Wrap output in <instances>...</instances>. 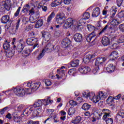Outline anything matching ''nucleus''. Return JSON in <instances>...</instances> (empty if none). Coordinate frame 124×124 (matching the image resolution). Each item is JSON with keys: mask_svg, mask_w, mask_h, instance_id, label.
<instances>
[{"mask_svg": "<svg viewBox=\"0 0 124 124\" xmlns=\"http://www.w3.org/2000/svg\"><path fill=\"white\" fill-rule=\"evenodd\" d=\"M82 94L84 97L87 99L88 98H89L90 100L93 101V102H94L95 103H97L100 99H103V98H106L107 97L106 95L102 92H100L95 97H94L95 94L94 93H87L84 92H83Z\"/></svg>", "mask_w": 124, "mask_h": 124, "instance_id": "f257e3e1", "label": "nucleus"}, {"mask_svg": "<svg viewBox=\"0 0 124 124\" xmlns=\"http://www.w3.org/2000/svg\"><path fill=\"white\" fill-rule=\"evenodd\" d=\"M11 0H5V1H2L0 3V10H7L9 11L10 8H11Z\"/></svg>", "mask_w": 124, "mask_h": 124, "instance_id": "f03ea898", "label": "nucleus"}, {"mask_svg": "<svg viewBox=\"0 0 124 124\" xmlns=\"http://www.w3.org/2000/svg\"><path fill=\"white\" fill-rule=\"evenodd\" d=\"M97 113L98 114L99 117H101L102 116V114H104V115L103 116V120H106L107 118H108V117H110V114H111V111L109 110V109H98L97 111Z\"/></svg>", "mask_w": 124, "mask_h": 124, "instance_id": "7ed1b4c3", "label": "nucleus"}, {"mask_svg": "<svg viewBox=\"0 0 124 124\" xmlns=\"http://www.w3.org/2000/svg\"><path fill=\"white\" fill-rule=\"evenodd\" d=\"M14 93L17 96H24L26 94V90L21 87L17 86L14 89Z\"/></svg>", "mask_w": 124, "mask_h": 124, "instance_id": "20e7f679", "label": "nucleus"}, {"mask_svg": "<svg viewBox=\"0 0 124 124\" xmlns=\"http://www.w3.org/2000/svg\"><path fill=\"white\" fill-rule=\"evenodd\" d=\"M120 24V22L118 21L116 19H113L110 22V27L109 29L111 31V32H116L118 30V27H117V25Z\"/></svg>", "mask_w": 124, "mask_h": 124, "instance_id": "39448f33", "label": "nucleus"}, {"mask_svg": "<svg viewBox=\"0 0 124 124\" xmlns=\"http://www.w3.org/2000/svg\"><path fill=\"white\" fill-rule=\"evenodd\" d=\"M106 57H99L96 59L95 62V66H99V67H102V63L106 61Z\"/></svg>", "mask_w": 124, "mask_h": 124, "instance_id": "423d86ee", "label": "nucleus"}, {"mask_svg": "<svg viewBox=\"0 0 124 124\" xmlns=\"http://www.w3.org/2000/svg\"><path fill=\"white\" fill-rule=\"evenodd\" d=\"M30 9H31V6L29 4L24 5L21 12V15H22V16H24V15H28Z\"/></svg>", "mask_w": 124, "mask_h": 124, "instance_id": "0eeeda50", "label": "nucleus"}, {"mask_svg": "<svg viewBox=\"0 0 124 124\" xmlns=\"http://www.w3.org/2000/svg\"><path fill=\"white\" fill-rule=\"evenodd\" d=\"M26 43L24 42V40L21 39L19 40V43L18 44L17 46V50L19 53H21L22 51H23V49H24L25 47V45Z\"/></svg>", "mask_w": 124, "mask_h": 124, "instance_id": "6e6552de", "label": "nucleus"}, {"mask_svg": "<svg viewBox=\"0 0 124 124\" xmlns=\"http://www.w3.org/2000/svg\"><path fill=\"white\" fill-rule=\"evenodd\" d=\"M71 44V41L68 38H65L62 41L61 46L63 48H66L70 46Z\"/></svg>", "mask_w": 124, "mask_h": 124, "instance_id": "1a4fd4ad", "label": "nucleus"}, {"mask_svg": "<svg viewBox=\"0 0 124 124\" xmlns=\"http://www.w3.org/2000/svg\"><path fill=\"white\" fill-rule=\"evenodd\" d=\"M78 71L81 74H86L91 71V68L88 66H82L78 68Z\"/></svg>", "mask_w": 124, "mask_h": 124, "instance_id": "9d476101", "label": "nucleus"}, {"mask_svg": "<svg viewBox=\"0 0 124 124\" xmlns=\"http://www.w3.org/2000/svg\"><path fill=\"white\" fill-rule=\"evenodd\" d=\"M95 38L93 42H94L95 41V39H96V33L95 32L93 31L92 33H90L88 36H87L86 38L87 41L88 42H91L92 41V39Z\"/></svg>", "mask_w": 124, "mask_h": 124, "instance_id": "9b49d317", "label": "nucleus"}, {"mask_svg": "<svg viewBox=\"0 0 124 124\" xmlns=\"http://www.w3.org/2000/svg\"><path fill=\"white\" fill-rule=\"evenodd\" d=\"M49 0H43L39 3L38 5V8H42L43 11H46L47 10V7L44 6V4L46 3V1H49Z\"/></svg>", "mask_w": 124, "mask_h": 124, "instance_id": "f8f14e48", "label": "nucleus"}, {"mask_svg": "<svg viewBox=\"0 0 124 124\" xmlns=\"http://www.w3.org/2000/svg\"><path fill=\"white\" fill-rule=\"evenodd\" d=\"M65 19V16H57L56 17V22L59 25H62L64 23Z\"/></svg>", "mask_w": 124, "mask_h": 124, "instance_id": "ddd939ff", "label": "nucleus"}, {"mask_svg": "<svg viewBox=\"0 0 124 124\" xmlns=\"http://www.w3.org/2000/svg\"><path fill=\"white\" fill-rule=\"evenodd\" d=\"M74 39L76 42H81L83 39V36L80 33H77L74 35Z\"/></svg>", "mask_w": 124, "mask_h": 124, "instance_id": "4468645a", "label": "nucleus"}, {"mask_svg": "<svg viewBox=\"0 0 124 124\" xmlns=\"http://www.w3.org/2000/svg\"><path fill=\"white\" fill-rule=\"evenodd\" d=\"M95 57V54H93V55L88 54L84 59V62H85V63H88V62H91V60H92V59L94 58Z\"/></svg>", "mask_w": 124, "mask_h": 124, "instance_id": "2eb2a0df", "label": "nucleus"}, {"mask_svg": "<svg viewBox=\"0 0 124 124\" xmlns=\"http://www.w3.org/2000/svg\"><path fill=\"white\" fill-rule=\"evenodd\" d=\"M106 71L108 73H112L115 71V66L113 64H109L108 65L106 68Z\"/></svg>", "mask_w": 124, "mask_h": 124, "instance_id": "dca6fc26", "label": "nucleus"}, {"mask_svg": "<svg viewBox=\"0 0 124 124\" xmlns=\"http://www.w3.org/2000/svg\"><path fill=\"white\" fill-rule=\"evenodd\" d=\"M99 15H100V8L98 7H96L93 9L92 16H99Z\"/></svg>", "mask_w": 124, "mask_h": 124, "instance_id": "f3484780", "label": "nucleus"}, {"mask_svg": "<svg viewBox=\"0 0 124 124\" xmlns=\"http://www.w3.org/2000/svg\"><path fill=\"white\" fill-rule=\"evenodd\" d=\"M109 57L111 61H115L117 58L119 57V53L117 51H113L111 52L109 55Z\"/></svg>", "mask_w": 124, "mask_h": 124, "instance_id": "a211bd4d", "label": "nucleus"}, {"mask_svg": "<svg viewBox=\"0 0 124 124\" xmlns=\"http://www.w3.org/2000/svg\"><path fill=\"white\" fill-rule=\"evenodd\" d=\"M102 44L104 46H107L110 44V40L107 37H104L102 39Z\"/></svg>", "mask_w": 124, "mask_h": 124, "instance_id": "6ab92c4d", "label": "nucleus"}, {"mask_svg": "<svg viewBox=\"0 0 124 124\" xmlns=\"http://www.w3.org/2000/svg\"><path fill=\"white\" fill-rule=\"evenodd\" d=\"M62 3V0H54L51 4L52 7H56L58 5H61Z\"/></svg>", "mask_w": 124, "mask_h": 124, "instance_id": "aec40b11", "label": "nucleus"}, {"mask_svg": "<svg viewBox=\"0 0 124 124\" xmlns=\"http://www.w3.org/2000/svg\"><path fill=\"white\" fill-rule=\"evenodd\" d=\"M15 53V49H13L12 50H8L6 53V56L7 58H12L14 56V53Z\"/></svg>", "mask_w": 124, "mask_h": 124, "instance_id": "412c9836", "label": "nucleus"}, {"mask_svg": "<svg viewBox=\"0 0 124 124\" xmlns=\"http://www.w3.org/2000/svg\"><path fill=\"white\" fill-rule=\"evenodd\" d=\"M43 100V104L45 106H47V105L49 104H52L54 101L53 100H51V97H47V99H44Z\"/></svg>", "mask_w": 124, "mask_h": 124, "instance_id": "4be33fe9", "label": "nucleus"}, {"mask_svg": "<svg viewBox=\"0 0 124 124\" xmlns=\"http://www.w3.org/2000/svg\"><path fill=\"white\" fill-rule=\"evenodd\" d=\"M4 43L3 44V49H4V50H7V51H8V50H10V42H8L7 40H5L4 41Z\"/></svg>", "mask_w": 124, "mask_h": 124, "instance_id": "5701e85b", "label": "nucleus"}, {"mask_svg": "<svg viewBox=\"0 0 124 124\" xmlns=\"http://www.w3.org/2000/svg\"><path fill=\"white\" fill-rule=\"evenodd\" d=\"M43 104V100H38L34 103V107L37 108V107H41Z\"/></svg>", "mask_w": 124, "mask_h": 124, "instance_id": "b1692460", "label": "nucleus"}, {"mask_svg": "<svg viewBox=\"0 0 124 124\" xmlns=\"http://www.w3.org/2000/svg\"><path fill=\"white\" fill-rule=\"evenodd\" d=\"M32 92H34L40 87V82H38L36 83H33L32 84Z\"/></svg>", "mask_w": 124, "mask_h": 124, "instance_id": "393cba45", "label": "nucleus"}, {"mask_svg": "<svg viewBox=\"0 0 124 124\" xmlns=\"http://www.w3.org/2000/svg\"><path fill=\"white\" fill-rule=\"evenodd\" d=\"M13 116H14V121L15 123H21L22 122V117L17 116V114H16V115L13 114Z\"/></svg>", "mask_w": 124, "mask_h": 124, "instance_id": "a878e982", "label": "nucleus"}, {"mask_svg": "<svg viewBox=\"0 0 124 124\" xmlns=\"http://www.w3.org/2000/svg\"><path fill=\"white\" fill-rule=\"evenodd\" d=\"M19 29V21L17 22L16 25V28H14V26H13L12 27L10 28V31L13 32V33H16L17 32V31H18Z\"/></svg>", "mask_w": 124, "mask_h": 124, "instance_id": "bb28decb", "label": "nucleus"}, {"mask_svg": "<svg viewBox=\"0 0 124 124\" xmlns=\"http://www.w3.org/2000/svg\"><path fill=\"white\" fill-rule=\"evenodd\" d=\"M40 113H41V108H39L33 111L32 115L33 117H38V115Z\"/></svg>", "mask_w": 124, "mask_h": 124, "instance_id": "cd10ccee", "label": "nucleus"}, {"mask_svg": "<svg viewBox=\"0 0 124 124\" xmlns=\"http://www.w3.org/2000/svg\"><path fill=\"white\" fill-rule=\"evenodd\" d=\"M9 16H3L1 18V23L3 24H6L8 22H9Z\"/></svg>", "mask_w": 124, "mask_h": 124, "instance_id": "c85d7f7f", "label": "nucleus"}, {"mask_svg": "<svg viewBox=\"0 0 124 124\" xmlns=\"http://www.w3.org/2000/svg\"><path fill=\"white\" fill-rule=\"evenodd\" d=\"M42 37H44V38H45V39H50V34L49 33V32L43 31L42 32Z\"/></svg>", "mask_w": 124, "mask_h": 124, "instance_id": "c756f323", "label": "nucleus"}, {"mask_svg": "<svg viewBox=\"0 0 124 124\" xmlns=\"http://www.w3.org/2000/svg\"><path fill=\"white\" fill-rule=\"evenodd\" d=\"M71 66L72 67H76V66H78L79 65V60H75L71 62Z\"/></svg>", "mask_w": 124, "mask_h": 124, "instance_id": "7c9ffc66", "label": "nucleus"}, {"mask_svg": "<svg viewBox=\"0 0 124 124\" xmlns=\"http://www.w3.org/2000/svg\"><path fill=\"white\" fill-rule=\"evenodd\" d=\"M82 118L80 116H77L74 120H73L71 122L72 124H79L81 122Z\"/></svg>", "mask_w": 124, "mask_h": 124, "instance_id": "2f4dec72", "label": "nucleus"}, {"mask_svg": "<svg viewBox=\"0 0 124 124\" xmlns=\"http://www.w3.org/2000/svg\"><path fill=\"white\" fill-rule=\"evenodd\" d=\"M43 25V20L40 19L36 23V24L35 25V28H36V29H39V28H40V27H42Z\"/></svg>", "mask_w": 124, "mask_h": 124, "instance_id": "473e14b6", "label": "nucleus"}, {"mask_svg": "<svg viewBox=\"0 0 124 124\" xmlns=\"http://www.w3.org/2000/svg\"><path fill=\"white\" fill-rule=\"evenodd\" d=\"M117 11H118V8L115 6H113L110 9V15L111 16H115Z\"/></svg>", "mask_w": 124, "mask_h": 124, "instance_id": "72a5a7b5", "label": "nucleus"}, {"mask_svg": "<svg viewBox=\"0 0 124 124\" xmlns=\"http://www.w3.org/2000/svg\"><path fill=\"white\" fill-rule=\"evenodd\" d=\"M91 106H92L88 103H84L82 106V109L84 111H88L91 108Z\"/></svg>", "mask_w": 124, "mask_h": 124, "instance_id": "f704fd0d", "label": "nucleus"}, {"mask_svg": "<svg viewBox=\"0 0 124 124\" xmlns=\"http://www.w3.org/2000/svg\"><path fill=\"white\" fill-rule=\"evenodd\" d=\"M31 54V50L29 48H26L22 52V55L24 57H28Z\"/></svg>", "mask_w": 124, "mask_h": 124, "instance_id": "c9c22d12", "label": "nucleus"}, {"mask_svg": "<svg viewBox=\"0 0 124 124\" xmlns=\"http://www.w3.org/2000/svg\"><path fill=\"white\" fill-rule=\"evenodd\" d=\"M46 52V51H45V49H43L42 50L41 52L39 54V55L37 57V59L38 61H39V60H41V59L43 58V57L44 56V55H45Z\"/></svg>", "mask_w": 124, "mask_h": 124, "instance_id": "e433bc0d", "label": "nucleus"}, {"mask_svg": "<svg viewBox=\"0 0 124 124\" xmlns=\"http://www.w3.org/2000/svg\"><path fill=\"white\" fill-rule=\"evenodd\" d=\"M29 20L31 23H35V22H36L38 20V17L36 16H31Z\"/></svg>", "mask_w": 124, "mask_h": 124, "instance_id": "4c0bfd02", "label": "nucleus"}, {"mask_svg": "<svg viewBox=\"0 0 124 124\" xmlns=\"http://www.w3.org/2000/svg\"><path fill=\"white\" fill-rule=\"evenodd\" d=\"M75 112H76V109L74 108H70L68 109V115L69 116H72V115L75 114Z\"/></svg>", "mask_w": 124, "mask_h": 124, "instance_id": "58836bf2", "label": "nucleus"}, {"mask_svg": "<svg viewBox=\"0 0 124 124\" xmlns=\"http://www.w3.org/2000/svg\"><path fill=\"white\" fill-rule=\"evenodd\" d=\"M53 48H54V46L52 45V44H48L46 45L45 50V51L46 52V51H49L50 50H52Z\"/></svg>", "mask_w": 124, "mask_h": 124, "instance_id": "ea45409f", "label": "nucleus"}, {"mask_svg": "<svg viewBox=\"0 0 124 124\" xmlns=\"http://www.w3.org/2000/svg\"><path fill=\"white\" fill-rule=\"evenodd\" d=\"M112 45L110 46L111 49H117L118 47H119V43L117 41H115V42H113L111 43Z\"/></svg>", "mask_w": 124, "mask_h": 124, "instance_id": "a19ab883", "label": "nucleus"}, {"mask_svg": "<svg viewBox=\"0 0 124 124\" xmlns=\"http://www.w3.org/2000/svg\"><path fill=\"white\" fill-rule=\"evenodd\" d=\"M66 22L70 25V26H72L73 24H74V22L75 21L73 20V18H69L66 19Z\"/></svg>", "mask_w": 124, "mask_h": 124, "instance_id": "79ce46f5", "label": "nucleus"}, {"mask_svg": "<svg viewBox=\"0 0 124 124\" xmlns=\"http://www.w3.org/2000/svg\"><path fill=\"white\" fill-rule=\"evenodd\" d=\"M109 26L108 25H107L104 29L98 33L99 35H101L102 34H104L105 32H106V31H107V29H108V27Z\"/></svg>", "mask_w": 124, "mask_h": 124, "instance_id": "37998d69", "label": "nucleus"}, {"mask_svg": "<svg viewBox=\"0 0 124 124\" xmlns=\"http://www.w3.org/2000/svg\"><path fill=\"white\" fill-rule=\"evenodd\" d=\"M87 27L89 31H94V30H95V27L92 25L87 24Z\"/></svg>", "mask_w": 124, "mask_h": 124, "instance_id": "c03bdc74", "label": "nucleus"}, {"mask_svg": "<svg viewBox=\"0 0 124 124\" xmlns=\"http://www.w3.org/2000/svg\"><path fill=\"white\" fill-rule=\"evenodd\" d=\"M90 17H89V16H86V18H83L81 19H80L78 24H77V27H78V28H79V27H81V26H82V22H83V20H87V19H89Z\"/></svg>", "mask_w": 124, "mask_h": 124, "instance_id": "a18cd8bd", "label": "nucleus"}, {"mask_svg": "<svg viewBox=\"0 0 124 124\" xmlns=\"http://www.w3.org/2000/svg\"><path fill=\"white\" fill-rule=\"evenodd\" d=\"M102 67H99L98 66H96V67L93 69V74H96L97 73H98L99 72V69L101 68Z\"/></svg>", "mask_w": 124, "mask_h": 124, "instance_id": "49530a36", "label": "nucleus"}, {"mask_svg": "<svg viewBox=\"0 0 124 124\" xmlns=\"http://www.w3.org/2000/svg\"><path fill=\"white\" fill-rule=\"evenodd\" d=\"M113 119L112 118H106V123L107 124H113Z\"/></svg>", "mask_w": 124, "mask_h": 124, "instance_id": "de8ad7c7", "label": "nucleus"}, {"mask_svg": "<svg viewBox=\"0 0 124 124\" xmlns=\"http://www.w3.org/2000/svg\"><path fill=\"white\" fill-rule=\"evenodd\" d=\"M33 28V26L31 24L27 25L25 28V31H31V29Z\"/></svg>", "mask_w": 124, "mask_h": 124, "instance_id": "09e8293b", "label": "nucleus"}, {"mask_svg": "<svg viewBox=\"0 0 124 124\" xmlns=\"http://www.w3.org/2000/svg\"><path fill=\"white\" fill-rule=\"evenodd\" d=\"M12 23V21L11 20L7 22L5 26V28L6 30H8V29L10 28Z\"/></svg>", "mask_w": 124, "mask_h": 124, "instance_id": "8fccbe9b", "label": "nucleus"}, {"mask_svg": "<svg viewBox=\"0 0 124 124\" xmlns=\"http://www.w3.org/2000/svg\"><path fill=\"white\" fill-rule=\"evenodd\" d=\"M34 14V8H31V10H29V13L28 15H30V16H32Z\"/></svg>", "mask_w": 124, "mask_h": 124, "instance_id": "3c124183", "label": "nucleus"}, {"mask_svg": "<svg viewBox=\"0 0 124 124\" xmlns=\"http://www.w3.org/2000/svg\"><path fill=\"white\" fill-rule=\"evenodd\" d=\"M26 43L28 45H32V38H29L27 39Z\"/></svg>", "mask_w": 124, "mask_h": 124, "instance_id": "603ef678", "label": "nucleus"}, {"mask_svg": "<svg viewBox=\"0 0 124 124\" xmlns=\"http://www.w3.org/2000/svg\"><path fill=\"white\" fill-rule=\"evenodd\" d=\"M8 109H9V108L8 107H5L1 109L0 111V114L1 115L4 114L5 112H6V111H7Z\"/></svg>", "mask_w": 124, "mask_h": 124, "instance_id": "864d4df0", "label": "nucleus"}, {"mask_svg": "<svg viewBox=\"0 0 124 124\" xmlns=\"http://www.w3.org/2000/svg\"><path fill=\"white\" fill-rule=\"evenodd\" d=\"M34 91H32V88L27 89L25 90V93L26 92L28 94H31L32 93H33Z\"/></svg>", "mask_w": 124, "mask_h": 124, "instance_id": "5fc2aeb1", "label": "nucleus"}, {"mask_svg": "<svg viewBox=\"0 0 124 124\" xmlns=\"http://www.w3.org/2000/svg\"><path fill=\"white\" fill-rule=\"evenodd\" d=\"M62 69H65V67L64 66H62L60 69H58L57 70V71L58 73H61L62 72V73H63V71H64V70Z\"/></svg>", "mask_w": 124, "mask_h": 124, "instance_id": "6e6d98bb", "label": "nucleus"}, {"mask_svg": "<svg viewBox=\"0 0 124 124\" xmlns=\"http://www.w3.org/2000/svg\"><path fill=\"white\" fill-rule=\"evenodd\" d=\"M45 84L47 87H49V86H51V85H52V82H51V81L50 80L46 79L45 80Z\"/></svg>", "mask_w": 124, "mask_h": 124, "instance_id": "4d7b16f0", "label": "nucleus"}, {"mask_svg": "<svg viewBox=\"0 0 124 124\" xmlns=\"http://www.w3.org/2000/svg\"><path fill=\"white\" fill-rule=\"evenodd\" d=\"M69 104L71 106H75L77 105V102L74 100H71L69 101Z\"/></svg>", "mask_w": 124, "mask_h": 124, "instance_id": "13d9d810", "label": "nucleus"}, {"mask_svg": "<svg viewBox=\"0 0 124 124\" xmlns=\"http://www.w3.org/2000/svg\"><path fill=\"white\" fill-rule=\"evenodd\" d=\"M71 26L66 21V22L64 24L63 26V29H68L69 28H70Z\"/></svg>", "mask_w": 124, "mask_h": 124, "instance_id": "bf43d9fd", "label": "nucleus"}, {"mask_svg": "<svg viewBox=\"0 0 124 124\" xmlns=\"http://www.w3.org/2000/svg\"><path fill=\"white\" fill-rule=\"evenodd\" d=\"M38 43V39L35 38H32V45Z\"/></svg>", "mask_w": 124, "mask_h": 124, "instance_id": "052dcab7", "label": "nucleus"}, {"mask_svg": "<svg viewBox=\"0 0 124 124\" xmlns=\"http://www.w3.org/2000/svg\"><path fill=\"white\" fill-rule=\"evenodd\" d=\"M117 38L116 37V36H112L111 37V43H115L116 42L115 41H117Z\"/></svg>", "mask_w": 124, "mask_h": 124, "instance_id": "680f3d73", "label": "nucleus"}, {"mask_svg": "<svg viewBox=\"0 0 124 124\" xmlns=\"http://www.w3.org/2000/svg\"><path fill=\"white\" fill-rule=\"evenodd\" d=\"M21 10V7H19L16 11V13L15 14V16H18L19 15V14H20V11Z\"/></svg>", "mask_w": 124, "mask_h": 124, "instance_id": "e2e57ef3", "label": "nucleus"}, {"mask_svg": "<svg viewBox=\"0 0 124 124\" xmlns=\"http://www.w3.org/2000/svg\"><path fill=\"white\" fill-rule=\"evenodd\" d=\"M123 1H124V0H117V3L118 6H121V5L123 4Z\"/></svg>", "mask_w": 124, "mask_h": 124, "instance_id": "0e129e2a", "label": "nucleus"}, {"mask_svg": "<svg viewBox=\"0 0 124 124\" xmlns=\"http://www.w3.org/2000/svg\"><path fill=\"white\" fill-rule=\"evenodd\" d=\"M119 28L121 31H123L124 32V24L120 25Z\"/></svg>", "mask_w": 124, "mask_h": 124, "instance_id": "69168bd1", "label": "nucleus"}, {"mask_svg": "<svg viewBox=\"0 0 124 124\" xmlns=\"http://www.w3.org/2000/svg\"><path fill=\"white\" fill-rule=\"evenodd\" d=\"M118 116H120L122 118H124V111L121 110L118 113Z\"/></svg>", "mask_w": 124, "mask_h": 124, "instance_id": "338daca9", "label": "nucleus"}, {"mask_svg": "<svg viewBox=\"0 0 124 124\" xmlns=\"http://www.w3.org/2000/svg\"><path fill=\"white\" fill-rule=\"evenodd\" d=\"M124 35L122 36L119 39V43H124Z\"/></svg>", "mask_w": 124, "mask_h": 124, "instance_id": "774afa93", "label": "nucleus"}]
</instances>
